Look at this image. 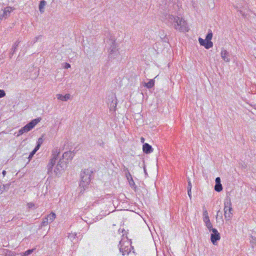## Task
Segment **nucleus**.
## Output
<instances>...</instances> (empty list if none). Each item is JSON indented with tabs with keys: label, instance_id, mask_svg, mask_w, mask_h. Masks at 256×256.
Here are the masks:
<instances>
[{
	"label": "nucleus",
	"instance_id": "nucleus-1",
	"mask_svg": "<svg viewBox=\"0 0 256 256\" xmlns=\"http://www.w3.org/2000/svg\"><path fill=\"white\" fill-rule=\"evenodd\" d=\"M166 19L170 24L174 26L176 30L181 32H187L189 28L186 22L182 18L168 14L166 16Z\"/></svg>",
	"mask_w": 256,
	"mask_h": 256
},
{
	"label": "nucleus",
	"instance_id": "nucleus-2",
	"mask_svg": "<svg viewBox=\"0 0 256 256\" xmlns=\"http://www.w3.org/2000/svg\"><path fill=\"white\" fill-rule=\"evenodd\" d=\"M60 153V149L58 148H54L52 152V156L47 165L48 174L52 175V168L56 164V160H58Z\"/></svg>",
	"mask_w": 256,
	"mask_h": 256
},
{
	"label": "nucleus",
	"instance_id": "nucleus-3",
	"mask_svg": "<svg viewBox=\"0 0 256 256\" xmlns=\"http://www.w3.org/2000/svg\"><path fill=\"white\" fill-rule=\"evenodd\" d=\"M92 171L90 169H85L80 174V186L84 190L90 184Z\"/></svg>",
	"mask_w": 256,
	"mask_h": 256
},
{
	"label": "nucleus",
	"instance_id": "nucleus-4",
	"mask_svg": "<svg viewBox=\"0 0 256 256\" xmlns=\"http://www.w3.org/2000/svg\"><path fill=\"white\" fill-rule=\"evenodd\" d=\"M42 118H38L32 120L30 122L26 124L24 126L21 128L18 132L17 136H18L25 132L31 130L40 121Z\"/></svg>",
	"mask_w": 256,
	"mask_h": 256
},
{
	"label": "nucleus",
	"instance_id": "nucleus-5",
	"mask_svg": "<svg viewBox=\"0 0 256 256\" xmlns=\"http://www.w3.org/2000/svg\"><path fill=\"white\" fill-rule=\"evenodd\" d=\"M66 162L60 160L54 168V172L52 171V173L54 172L56 176H59L64 171V169L66 168Z\"/></svg>",
	"mask_w": 256,
	"mask_h": 256
},
{
	"label": "nucleus",
	"instance_id": "nucleus-6",
	"mask_svg": "<svg viewBox=\"0 0 256 256\" xmlns=\"http://www.w3.org/2000/svg\"><path fill=\"white\" fill-rule=\"evenodd\" d=\"M230 202H224V216L226 220H230L232 216V208Z\"/></svg>",
	"mask_w": 256,
	"mask_h": 256
},
{
	"label": "nucleus",
	"instance_id": "nucleus-7",
	"mask_svg": "<svg viewBox=\"0 0 256 256\" xmlns=\"http://www.w3.org/2000/svg\"><path fill=\"white\" fill-rule=\"evenodd\" d=\"M212 234H210V240L214 245L216 244V242L220 240V236L216 229L212 228Z\"/></svg>",
	"mask_w": 256,
	"mask_h": 256
},
{
	"label": "nucleus",
	"instance_id": "nucleus-8",
	"mask_svg": "<svg viewBox=\"0 0 256 256\" xmlns=\"http://www.w3.org/2000/svg\"><path fill=\"white\" fill-rule=\"evenodd\" d=\"M112 44L110 46V48L108 50H109V55L108 57L110 58H112V55L114 54V56H117L118 54V49L116 46V44H115L114 42H112Z\"/></svg>",
	"mask_w": 256,
	"mask_h": 256
},
{
	"label": "nucleus",
	"instance_id": "nucleus-9",
	"mask_svg": "<svg viewBox=\"0 0 256 256\" xmlns=\"http://www.w3.org/2000/svg\"><path fill=\"white\" fill-rule=\"evenodd\" d=\"M74 155V154L72 152L68 151L63 154L62 158L60 160L66 161L67 163L68 161L71 160L72 159Z\"/></svg>",
	"mask_w": 256,
	"mask_h": 256
},
{
	"label": "nucleus",
	"instance_id": "nucleus-10",
	"mask_svg": "<svg viewBox=\"0 0 256 256\" xmlns=\"http://www.w3.org/2000/svg\"><path fill=\"white\" fill-rule=\"evenodd\" d=\"M109 100H110V102L109 104L110 110H116L117 106V99L116 96L112 95L110 98L109 99Z\"/></svg>",
	"mask_w": 256,
	"mask_h": 256
},
{
	"label": "nucleus",
	"instance_id": "nucleus-11",
	"mask_svg": "<svg viewBox=\"0 0 256 256\" xmlns=\"http://www.w3.org/2000/svg\"><path fill=\"white\" fill-rule=\"evenodd\" d=\"M220 56L226 62H230V56L228 52L224 48H222L220 52Z\"/></svg>",
	"mask_w": 256,
	"mask_h": 256
},
{
	"label": "nucleus",
	"instance_id": "nucleus-12",
	"mask_svg": "<svg viewBox=\"0 0 256 256\" xmlns=\"http://www.w3.org/2000/svg\"><path fill=\"white\" fill-rule=\"evenodd\" d=\"M142 150L146 154H150L153 152L152 148L148 143H145L143 144Z\"/></svg>",
	"mask_w": 256,
	"mask_h": 256
},
{
	"label": "nucleus",
	"instance_id": "nucleus-13",
	"mask_svg": "<svg viewBox=\"0 0 256 256\" xmlns=\"http://www.w3.org/2000/svg\"><path fill=\"white\" fill-rule=\"evenodd\" d=\"M56 96L58 100L64 102H66L70 99V95L69 94H67L64 96H63L61 94H57Z\"/></svg>",
	"mask_w": 256,
	"mask_h": 256
},
{
	"label": "nucleus",
	"instance_id": "nucleus-14",
	"mask_svg": "<svg viewBox=\"0 0 256 256\" xmlns=\"http://www.w3.org/2000/svg\"><path fill=\"white\" fill-rule=\"evenodd\" d=\"M126 176L130 186L134 187L135 186V183L132 178V176L128 170V172L126 174Z\"/></svg>",
	"mask_w": 256,
	"mask_h": 256
},
{
	"label": "nucleus",
	"instance_id": "nucleus-15",
	"mask_svg": "<svg viewBox=\"0 0 256 256\" xmlns=\"http://www.w3.org/2000/svg\"><path fill=\"white\" fill-rule=\"evenodd\" d=\"M203 220L205 224L206 227L210 231H211L212 228H212V225L210 220V218H204Z\"/></svg>",
	"mask_w": 256,
	"mask_h": 256
},
{
	"label": "nucleus",
	"instance_id": "nucleus-16",
	"mask_svg": "<svg viewBox=\"0 0 256 256\" xmlns=\"http://www.w3.org/2000/svg\"><path fill=\"white\" fill-rule=\"evenodd\" d=\"M46 218H48V220L50 223H51L56 219V214L54 212H51L50 214L46 216Z\"/></svg>",
	"mask_w": 256,
	"mask_h": 256
},
{
	"label": "nucleus",
	"instance_id": "nucleus-17",
	"mask_svg": "<svg viewBox=\"0 0 256 256\" xmlns=\"http://www.w3.org/2000/svg\"><path fill=\"white\" fill-rule=\"evenodd\" d=\"M46 5V2L45 0H41L39 4V10L40 13H43L44 12V8Z\"/></svg>",
	"mask_w": 256,
	"mask_h": 256
},
{
	"label": "nucleus",
	"instance_id": "nucleus-18",
	"mask_svg": "<svg viewBox=\"0 0 256 256\" xmlns=\"http://www.w3.org/2000/svg\"><path fill=\"white\" fill-rule=\"evenodd\" d=\"M154 80H150L148 82H145L144 84V86H146L148 88H150L154 86Z\"/></svg>",
	"mask_w": 256,
	"mask_h": 256
},
{
	"label": "nucleus",
	"instance_id": "nucleus-19",
	"mask_svg": "<svg viewBox=\"0 0 256 256\" xmlns=\"http://www.w3.org/2000/svg\"><path fill=\"white\" fill-rule=\"evenodd\" d=\"M120 252H122V253L123 255L125 254L124 252H127V253H128V246H126L124 248H123L122 247V242L121 241L120 242Z\"/></svg>",
	"mask_w": 256,
	"mask_h": 256
},
{
	"label": "nucleus",
	"instance_id": "nucleus-20",
	"mask_svg": "<svg viewBox=\"0 0 256 256\" xmlns=\"http://www.w3.org/2000/svg\"><path fill=\"white\" fill-rule=\"evenodd\" d=\"M214 190L218 192H220L222 191V186L221 183L216 184V185L214 186Z\"/></svg>",
	"mask_w": 256,
	"mask_h": 256
},
{
	"label": "nucleus",
	"instance_id": "nucleus-21",
	"mask_svg": "<svg viewBox=\"0 0 256 256\" xmlns=\"http://www.w3.org/2000/svg\"><path fill=\"white\" fill-rule=\"evenodd\" d=\"M20 42L18 41H16L14 42V45L12 46V55L14 52L16 50L17 47L18 46Z\"/></svg>",
	"mask_w": 256,
	"mask_h": 256
},
{
	"label": "nucleus",
	"instance_id": "nucleus-22",
	"mask_svg": "<svg viewBox=\"0 0 256 256\" xmlns=\"http://www.w3.org/2000/svg\"><path fill=\"white\" fill-rule=\"evenodd\" d=\"M76 233H69L68 234V238L72 242L76 238Z\"/></svg>",
	"mask_w": 256,
	"mask_h": 256
},
{
	"label": "nucleus",
	"instance_id": "nucleus-23",
	"mask_svg": "<svg viewBox=\"0 0 256 256\" xmlns=\"http://www.w3.org/2000/svg\"><path fill=\"white\" fill-rule=\"evenodd\" d=\"M10 12H11L10 8V7L6 8L3 12L2 16H7L8 14H9Z\"/></svg>",
	"mask_w": 256,
	"mask_h": 256
},
{
	"label": "nucleus",
	"instance_id": "nucleus-24",
	"mask_svg": "<svg viewBox=\"0 0 256 256\" xmlns=\"http://www.w3.org/2000/svg\"><path fill=\"white\" fill-rule=\"evenodd\" d=\"M50 222L48 220V218L46 216L43 218L41 224V226H45L48 224Z\"/></svg>",
	"mask_w": 256,
	"mask_h": 256
},
{
	"label": "nucleus",
	"instance_id": "nucleus-25",
	"mask_svg": "<svg viewBox=\"0 0 256 256\" xmlns=\"http://www.w3.org/2000/svg\"><path fill=\"white\" fill-rule=\"evenodd\" d=\"M213 46V43L210 40H206V45L204 46L205 48L206 49H208Z\"/></svg>",
	"mask_w": 256,
	"mask_h": 256
},
{
	"label": "nucleus",
	"instance_id": "nucleus-26",
	"mask_svg": "<svg viewBox=\"0 0 256 256\" xmlns=\"http://www.w3.org/2000/svg\"><path fill=\"white\" fill-rule=\"evenodd\" d=\"M203 219L209 218L208 214L206 208H203Z\"/></svg>",
	"mask_w": 256,
	"mask_h": 256
},
{
	"label": "nucleus",
	"instance_id": "nucleus-27",
	"mask_svg": "<svg viewBox=\"0 0 256 256\" xmlns=\"http://www.w3.org/2000/svg\"><path fill=\"white\" fill-rule=\"evenodd\" d=\"M212 37V33L210 31V32H208V33L207 34L206 36V40L211 41Z\"/></svg>",
	"mask_w": 256,
	"mask_h": 256
},
{
	"label": "nucleus",
	"instance_id": "nucleus-28",
	"mask_svg": "<svg viewBox=\"0 0 256 256\" xmlns=\"http://www.w3.org/2000/svg\"><path fill=\"white\" fill-rule=\"evenodd\" d=\"M34 249H31V250H27L26 251L24 252V256H28L29 254H31L34 252Z\"/></svg>",
	"mask_w": 256,
	"mask_h": 256
},
{
	"label": "nucleus",
	"instance_id": "nucleus-29",
	"mask_svg": "<svg viewBox=\"0 0 256 256\" xmlns=\"http://www.w3.org/2000/svg\"><path fill=\"white\" fill-rule=\"evenodd\" d=\"M198 41H199L200 44L201 46H205L206 42V40H203L202 38H198Z\"/></svg>",
	"mask_w": 256,
	"mask_h": 256
},
{
	"label": "nucleus",
	"instance_id": "nucleus-30",
	"mask_svg": "<svg viewBox=\"0 0 256 256\" xmlns=\"http://www.w3.org/2000/svg\"><path fill=\"white\" fill-rule=\"evenodd\" d=\"M6 96V93L4 90H0V98H3Z\"/></svg>",
	"mask_w": 256,
	"mask_h": 256
},
{
	"label": "nucleus",
	"instance_id": "nucleus-31",
	"mask_svg": "<svg viewBox=\"0 0 256 256\" xmlns=\"http://www.w3.org/2000/svg\"><path fill=\"white\" fill-rule=\"evenodd\" d=\"M5 186L4 184L0 185V194L4 191Z\"/></svg>",
	"mask_w": 256,
	"mask_h": 256
},
{
	"label": "nucleus",
	"instance_id": "nucleus-32",
	"mask_svg": "<svg viewBox=\"0 0 256 256\" xmlns=\"http://www.w3.org/2000/svg\"><path fill=\"white\" fill-rule=\"evenodd\" d=\"M42 37V36H36L35 38H34L33 40H32V42L35 43L40 38Z\"/></svg>",
	"mask_w": 256,
	"mask_h": 256
},
{
	"label": "nucleus",
	"instance_id": "nucleus-33",
	"mask_svg": "<svg viewBox=\"0 0 256 256\" xmlns=\"http://www.w3.org/2000/svg\"><path fill=\"white\" fill-rule=\"evenodd\" d=\"M28 206L29 208H32L34 207V204L32 202H30L28 204Z\"/></svg>",
	"mask_w": 256,
	"mask_h": 256
},
{
	"label": "nucleus",
	"instance_id": "nucleus-34",
	"mask_svg": "<svg viewBox=\"0 0 256 256\" xmlns=\"http://www.w3.org/2000/svg\"><path fill=\"white\" fill-rule=\"evenodd\" d=\"M252 240L251 241L252 246V247H254V246L256 244V240L252 236Z\"/></svg>",
	"mask_w": 256,
	"mask_h": 256
},
{
	"label": "nucleus",
	"instance_id": "nucleus-35",
	"mask_svg": "<svg viewBox=\"0 0 256 256\" xmlns=\"http://www.w3.org/2000/svg\"><path fill=\"white\" fill-rule=\"evenodd\" d=\"M42 142H43V139H42V138H40L38 139V140L37 142V144H40V146Z\"/></svg>",
	"mask_w": 256,
	"mask_h": 256
},
{
	"label": "nucleus",
	"instance_id": "nucleus-36",
	"mask_svg": "<svg viewBox=\"0 0 256 256\" xmlns=\"http://www.w3.org/2000/svg\"><path fill=\"white\" fill-rule=\"evenodd\" d=\"M64 68L68 69V68H70V65L68 63L65 62V63H64Z\"/></svg>",
	"mask_w": 256,
	"mask_h": 256
},
{
	"label": "nucleus",
	"instance_id": "nucleus-37",
	"mask_svg": "<svg viewBox=\"0 0 256 256\" xmlns=\"http://www.w3.org/2000/svg\"><path fill=\"white\" fill-rule=\"evenodd\" d=\"M40 144H37L36 146L35 147L33 151L36 152V151L40 148Z\"/></svg>",
	"mask_w": 256,
	"mask_h": 256
},
{
	"label": "nucleus",
	"instance_id": "nucleus-38",
	"mask_svg": "<svg viewBox=\"0 0 256 256\" xmlns=\"http://www.w3.org/2000/svg\"><path fill=\"white\" fill-rule=\"evenodd\" d=\"M40 144H37L36 146L35 147L33 151L36 152V151L40 148Z\"/></svg>",
	"mask_w": 256,
	"mask_h": 256
},
{
	"label": "nucleus",
	"instance_id": "nucleus-39",
	"mask_svg": "<svg viewBox=\"0 0 256 256\" xmlns=\"http://www.w3.org/2000/svg\"><path fill=\"white\" fill-rule=\"evenodd\" d=\"M191 190L192 189L188 188V194L190 198H192Z\"/></svg>",
	"mask_w": 256,
	"mask_h": 256
},
{
	"label": "nucleus",
	"instance_id": "nucleus-40",
	"mask_svg": "<svg viewBox=\"0 0 256 256\" xmlns=\"http://www.w3.org/2000/svg\"><path fill=\"white\" fill-rule=\"evenodd\" d=\"M35 153H36V152H34V151H33V150H32V151L30 153V155H29V156H28V158H29L30 159V158L33 156L35 154Z\"/></svg>",
	"mask_w": 256,
	"mask_h": 256
},
{
	"label": "nucleus",
	"instance_id": "nucleus-41",
	"mask_svg": "<svg viewBox=\"0 0 256 256\" xmlns=\"http://www.w3.org/2000/svg\"><path fill=\"white\" fill-rule=\"evenodd\" d=\"M220 178L219 177H217L216 178V184H220Z\"/></svg>",
	"mask_w": 256,
	"mask_h": 256
},
{
	"label": "nucleus",
	"instance_id": "nucleus-42",
	"mask_svg": "<svg viewBox=\"0 0 256 256\" xmlns=\"http://www.w3.org/2000/svg\"><path fill=\"white\" fill-rule=\"evenodd\" d=\"M192 183L190 180H188V188L192 189Z\"/></svg>",
	"mask_w": 256,
	"mask_h": 256
},
{
	"label": "nucleus",
	"instance_id": "nucleus-43",
	"mask_svg": "<svg viewBox=\"0 0 256 256\" xmlns=\"http://www.w3.org/2000/svg\"><path fill=\"white\" fill-rule=\"evenodd\" d=\"M6 170H3L2 172V176L4 177L6 174Z\"/></svg>",
	"mask_w": 256,
	"mask_h": 256
},
{
	"label": "nucleus",
	"instance_id": "nucleus-44",
	"mask_svg": "<svg viewBox=\"0 0 256 256\" xmlns=\"http://www.w3.org/2000/svg\"><path fill=\"white\" fill-rule=\"evenodd\" d=\"M140 140L142 142H144V138H141Z\"/></svg>",
	"mask_w": 256,
	"mask_h": 256
},
{
	"label": "nucleus",
	"instance_id": "nucleus-45",
	"mask_svg": "<svg viewBox=\"0 0 256 256\" xmlns=\"http://www.w3.org/2000/svg\"><path fill=\"white\" fill-rule=\"evenodd\" d=\"M100 146H101L103 147V146H104V142H102V144H100Z\"/></svg>",
	"mask_w": 256,
	"mask_h": 256
},
{
	"label": "nucleus",
	"instance_id": "nucleus-46",
	"mask_svg": "<svg viewBox=\"0 0 256 256\" xmlns=\"http://www.w3.org/2000/svg\"><path fill=\"white\" fill-rule=\"evenodd\" d=\"M4 16H2V15L0 17V20L2 19Z\"/></svg>",
	"mask_w": 256,
	"mask_h": 256
}]
</instances>
